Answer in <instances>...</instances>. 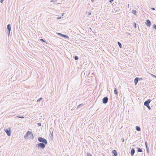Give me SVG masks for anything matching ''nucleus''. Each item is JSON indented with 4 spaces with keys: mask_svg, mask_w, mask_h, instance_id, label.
Listing matches in <instances>:
<instances>
[{
    "mask_svg": "<svg viewBox=\"0 0 156 156\" xmlns=\"http://www.w3.org/2000/svg\"><path fill=\"white\" fill-rule=\"evenodd\" d=\"M24 138L25 139H27L28 138H29L30 139H33L34 138L33 134L31 132L28 131L25 135Z\"/></svg>",
    "mask_w": 156,
    "mask_h": 156,
    "instance_id": "obj_1",
    "label": "nucleus"
},
{
    "mask_svg": "<svg viewBox=\"0 0 156 156\" xmlns=\"http://www.w3.org/2000/svg\"><path fill=\"white\" fill-rule=\"evenodd\" d=\"M47 144H44L43 143H40L37 144L36 146L38 148H40L41 149H43L45 147V145Z\"/></svg>",
    "mask_w": 156,
    "mask_h": 156,
    "instance_id": "obj_2",
    "label": "nucleus"
},
{
    "mask_svg": "<svg viewBox=\"0 0 156 156\" xmlns=\"http://www.w3.org/2000/svg\"><path fill=\"white\" fill-rule=\"evenodd\" d=\"M38 140L39 142L41 143H43L44 144H47L48 142L46 139L42 137H38Z\"/></svg>",
    "mask_w": 156,
    "mask_h": 156,
    "instance_id": "obj_3",
    "label": "nucleus"
},
{
    "mask_svg": "<svg viewBox=\"0 0 156 156\" xmlns=\"http://www.w3.org/2000/svg\"><path fill=\"white\" fill-rule=\"evenodd\" d=\"M11 128L9 127L8 128L5 127L4 129V130L8 136H10L11 135Z\"/></svg>",
    "mask_w": 156,
    "mask_h": 156,
    "instance_id": "obj_4",
    "label": "nucleus"
},
{
    "mask_svg": "<svg viewBox=\"0 0 156 156\" xmlns=\"http://www.w3.org/2000/svg\"><path fill=\"white\" fill-rule=\"evenodd\" d=\"M7 30L8 31V36L9 37L10 33V31L11 30V24H8L7 25Z\"/></svg>",
    "mask_w": 156,
    "mask_h": 156,
    "instance_id": "obj_5",
    "label": "nucleus"
},
{
    "mask_svg": "<svg viewBox=\"0 0 156 156\" xmlns=\"http://www.w3.org/2000/svg\"><path fill=\"white\" fill-rule=\"evenodd\" d=\"M57 34L61 37H64L66 39H68L69 38V37L66 35L62 34L61 33H57Z\"/></svg>",
    "mask_w": 156,
    "mask_h": 156,
    "instance_id": "obj_6",
    "label": "nucleus"
},
{
    "mask_svg": "<svg viewBox=\"0 0 156 156\" xmlns=\"http://www.w3.org/2000/svg\"><path fill=\"white\" fill-rule=\"evenodd\" d=\"M108 98L107 97H104L102 99V102L103 104H106L108 101Z\"/></svg>",
    "mask_w": 156,
    "mask_h": 156,
    "instance_id": "obj_7",
    "label": "nucleus"
},
{
    "mask_svg": "<svg viewBox=\"0 0 156 156\" xmlns=\"http://www.w3.org/2000/svg\"><path fill=\"white\" fill-rule=\"evenodd\" d=\"M151 22L149 20H147L145 23L146 24L148 27H150L151 25Z\"/></svg>",
    "mask_w": 156,
    "mask_h": 156,
    "instance_id": "obj_8",
    "label": "nucleus"
},
{
    "mask_svg": "<svg viewBox=\"0 0 156 156\" xmlns=\"http://www.w3.org/2000/svg\"><path fill=\"white\" fill-rule=\"evenodd\" d=\"M151 100L150 99H148L146 101H145L144 102V105L145 106H146L149 105Z\"/></svg>",
    "mask_w": 156,
    "mask_h": 156,
    "instance_id": "obj_9",
    "label": "nucleus"
},
{
    "mask_svg": "<svg viewBox=\"0 0 156 156\" xmlns=\"http://www.w3.org/2000/svg\"><path fill=\"white\" fill-rule=\"evenodd\" d=\"M135 151L133 148H132L130 154L131 156H133L134 154L135 153Z\"/></svg>",
    "mask_w": 156,
    "mask_h": 156,
    "instance_id": "obj_10",
    "label": "nucleus"
},
{
    "mask_svg": "<svg viewBox=\"0 0 156 156\" xmlns=\"http://www.w3.org/2000/svg\"><path fill=\"white\" fill-rule=\"evenodd\" d=\"M139 80V78L138 77H136L135 79L134 80V83H135V85H136L137 84V83Z\"/></svg>",
    "mask_w": 156,
    "mask_h": 156,
    "instance_id": "obj_11",
    "label": "nucleus"
},
{
    "mask_svg": "<svg viewBox=\"0 0 156 156\" xmlns=\"http://www.w3.org/2000/svg\"><path fill=\"white\" fill-rule=\"evenodd\" d=\"M112 153L115 156H117L118 155V153L116 150H113L112 151Z\"/></svg>",
    "mask_w": 156,
    "mask_h": 156,
    "instance_id": "obj_12",
    "label": "nucleus"
},
{
    "mask_svg": "<svg viewBox=\"0 0 156 156\" xmlns=\"http://www.w3.org/2000/svg\"><path fill=\"white\" fill-rule=\"evenodd\" d=\"M136 129L138 131H141V129L140 127L138 126H136Z\"/></svg>",
    "mask_w": 156,
    "mask_h": 156,
    "instance_id": "obj_13",
    "label": "nucleus"
},
{
    "mask_svg": "<svg viewBox=\"0 0 156 156\" xmlns=\"http://www.w3.org/2000/svg\"><path fill=\"white\" fill-rule=\"evenodd\" d=\"M50 133H51V137L52 138L53 137V129H50Z\"/></svg>",
    "mask_w": 156,
    "mask_h": 156,
    "instance_id": "obj_14",
    "label": "nucleus"
},
{
    "mask_svg": "<svg viewBox=\"0 0 156 156\" xmlns=\"http://www.w3.org/2000/svg\"><path fill=\"white\" fill-rule=\"evenodd\" d=\"M136 10H132V12L133 13L134 15H136Z\"/></svg>",
    "mask_w": 156,
    "mask_h": 156,
    "instance_id": "obj_15",
    "label": "nucleus"
},
{
    "mask_svg": "<svg viewBox=\"0 0 156 156\" xmlns=\"http://www.w3.org/2000/svg\"><path fill=\"white\" fill-rule=\"evenodd\" d=\"M83 106V103L80 104L77 107V108H78L81 107H82Z\"/></svg>",
    "mask_w": 156,
    "mask_h": 156,
    "instance_id": "obj_16",
    "label": "nucleus"
},
{
    "mask_svg": "<svg viewBox=\"0 0 156 156\" xmlns=\"http://www.w3.org/2000/svg\"><path fill=\"white\" fill-rule=\"evenodd\" d=\"M117 44H118V45L119 46V47L121 48H122V45L119 42H118Z\"/></svg>",
    "mask_w": 156,
    "mask_h": 156,
    "instance_id": "obj_17",
    "label": "nucleus"
},
{
    "mask_svg": "<svg viewBox=\"0 0 156 156\" xmlns=\"http://www.w3.org/2000/svg\"><path fill=\"white\" fill-rule=\"evenodd\" d=\"M137 152H142V149H140V148H138L137 149Z\"/></svg>",
    "mask_w": 156,
    "mask_h": 156,
    "instance_id": "obj_18",
    "label": "nucleus"
},
{
    "mask_svg": "<svg viewBox=\"0 0 156 156\" xmlns=\"http://www.w3.org/2000/svg\"><path fill=\"white\" fill-rule=\"evenodd\" d=\"M114 92L115 94H116V95L118 94V91L115 88V90H114Z\"/></svg>",
    "mask_w": 156,
    "mask_h": 156,
    "instance_id": "obj_19",
    "label": "nucleus"
},
{
    "mask_svg": "<svg viewBox=\"0 0 156 156\" xmlns=\"http://www.w3.org/2000/svg\"><path fill=\"white\" fill-rule=\"evenodd\" d=\"M135 156H143V153H142L141 154H140L138 153H137V154Z\"/></svg>",
    "mask_w": 156,
    "mask_h": 156,
    "instance_id": "obj_20",
    "label": "nucleus"
},
{
    "mask_svg": "<svg viewBox=\"0 0 156 156\" xmlns=\"http://www.w3.org/2000/svg\"><path fill=\"white\" fill-rule=\"evenodd\" d=\"M73 58L75 60H78L79 59V58L77 56H74Z\"/></svg>",
    "mask_w": 156,
    "mask_h": 156,
    "instance_id": "obj_21",
    "label": "nucleus"
},
{
    "mask_svg": "<svg viewBox=\"0 0 156 156\" xmlns=\"http://www.w3.org/2000/svg\"><path fill=\"white\" fill-rule=\"evenodd\" d=\"M42 99L43 98H39L37 100V102H39L41 101Z\"/></svg>",
    "mask_w": 156,
    "mask_h": 156,
    "instance_id": "obj_22",
    "label": "nucleus"
},
{
    "mask_svg": "<svg viewBox=\"0 0 156 156\" xmlns=\"http://www.w3.org/2000/svg\"><path fill=\"white\" fill-rule=\"evenodd\" d=\"M40 41L43 42H44L47 43L46 42L45 40H44V39L41 38L40 39Z\"/></svg>",
    "mask_w": 156,
    "mask_h": 156,
    "instance_id": "obj_23",
    "label": "nucleus"
},
{
    "mask_svg": "<svg viewBox=\"0 0 156 156\" xmlns=\"http://www.w3.org/2000/svg\"><path fill=\"white\" fill-rule=\"evenodd\" d=\"M145 146H146V147H148V146L147 143V141H146L145 142Z\"/></svg>",
    "mask_w": 156,
    "mask_h": 156,
    "instance_id": "obj_24",
    "label": "nucleus"
},
{
    "mask_svg": "<svg viewBox=\"0 0 156 156\" xmlns=\"http://www.w3.org/2000/svg\"><path fill=\"white\" fill-rule=\"evenodd\" d=\"M17 117L18 118H24V117L23 116H17Z\"/></svg>",
    "mask_w": 156,
    "mask_h": 156,
    "instance_id": "obj_25",
    "label": "nucleus"
},
{
    "mask_svg": "<svg viewBox=\"0 0 156 156\" xmlns=\"http://www.w3.org/2000/svg\"><path fill=\"white\" fill-rule=\"evenodd\" d=\"M146 106L147 108L148 109H149V110L151 109V108L150 106L149 105H146Z\"/></svg>",
    "mask_w": 156,
    "mask_h": 156,
    "instance_id": "obj_26",
    "label": "nucleus"
},
{
    "mask_svg": "<svg viewBox=\"0 0 156 156\" xmlns=\"http://www.w3.org/2000/svg\"><path fill=\"white\" fill-rule=\"evenodd\" d=\"M153 28H154V29H156V25L155 24H154L153 25Z\"/></svg>",
    "mask_w": 156,
    "mask_h": 156,
    "instance_id": "obj_27",
    "label": "nucleus"
},
{
    "mask_svg": "<svg viewBox=\"0 0 156 156\" xmlns=\"http://www.w3.org/2000/svg\"><path fill=\"white\" fill-rule=\"evenodd\" d=\"M87 156H92V155L89 153H87Z\"/></svg>",
    "mask_w": 156,
    "mask_h": 156,
    "instance_id": "obj_28",
    "label": "nucleus"
},
{
    "mask_svg": "<svg viewBox=\"0 0 156 156\" xmlns=\"http://www.w3.org/2000/svg\"><path fill=\"white\" fill-rule=\"evenodd\" d=\"M133 26L134 28H136V24L135 23H133Z\"/></svg>",
    "mask_w": 156,
    "mask_h": 156,
    "instance_id": "obj_29",
    "label": "nucleus"
},
{
    "mask_svg": "<svg viewBox=\"0 0 156 156\" xmlns=\"http://www.w3.org/2000/svg\"><path fill=\"white\" fill-rule=\"evenodd\" d=\"M146 150H147V153H149V147H146Z\"/></svg>",
    "mask_w": 156,
    "mask_h": 156,
    "instance_id": "obj_30",
    "label": "nucleus"
},
{
    "mask_svg": "<svg viewBox=\"0 0 156 156\" xmlns=\"http://www.w3.org/2000/svg\"><path fill=\"white\" fill-rule=\"evenodd\" d=\"M119 9H118V8H117L116 9H114V10L115 11L118 12L119 11Z\"/></svg>",
    "mask_w": 156,
    "mask_h": 156,
    "instance_id": "obj_31",
    "label": "nucleus"
},
{
    "mask_svg": "<svg viewBox=\"0 0 156 156\" xmlns=\"http://www.w3.org/2000/svg\"><path fill=\"white\" fill-rule=\"evenodd\" d=\"M37 125L38 126H41V123H37Z\"/></svg>",
    "mask_w": 156,
    "mask_h": 156,
    "instance_id": "obj_32",
    "label": "nucleus"
},
{
    "mask_svg": "<svg viewBox=\"0 0 156 156\" xmlns=\"http://www.w3.org/2000/svg\"><path fill=\"white\" fill-rule=\"evenodd\" d=\"M122 142H124L125 140L124 139V138H122Z\"/></svg>",
    "mask_w": 156,
    "mask_h": 156,
    "instance_id": "obj_33",
    "label": "nucleus"
},
{
    "mask_svg": "<svg viewBox=\"0 0 156 156\" xmlns=\"http://www.w3.org/2000/svg\"><path fill=\"white\" fill-rule=\"evenodd\" d=\"M114 0H109V2L111 3H112V2H113Z\"/></svg>",
    "mask_w": 156,
    "mask_h": 156,
    "instance_id": "obj_34",
    "label": "nucleus"
},
{
    "mask_svg": "<svg viewBox=\"0 0 156 156\" xmlns=\"http://www.w3.org/2000/svg\"><path fill=\"white\" fill-rule=\"evenodd\" d=\"M151 9L153 10H154L155 9V8H151Z\"/></svg>",
    "mask_w": 156,
    "mask_h": 156,
    "instance_id": "obj_35",
    "label": "nucleus"
},
{
    "mask_svg": "<svg viewBox=\"0 0 156 156\" xmlns=\"http://www.w3.org/2000/svg\"><path fill=\"white\" fill-rule=\"evenodd\" d=\"M91 12H89L88 13V15H89V16H90V15H91Z\"/></svg>",
    "mask_w": 156,
    "mask_h": 156,
    "instance_id": "obj_36",
    "label": "nucleus"
},
{
    "mask_svg": "<svg viewBox=\"0 0 156 156\" xmlns=\"http://www.w3.org/2000/svg\"><path fill=\"white\" fill-rule=\"evenodd\" d=\"M152 75L154 77H155V78H156V76L154 75H153V74H152Z\"/></svg>",
    "mask_w": 156,
    "mask_h": 156,
    "instance_id": "obj_37",
    "label": "nucleus"
},
{
    "mask_svg": "<svg viewBox=\"0 0 156 156\" xmlns=\"http://www.w3.org/2000/svg\"><path fill=\"white\" fill-rule=\"evenodd\" d=\"M4 0H0V2L1 3H2L3 2Z\"/></svg>",
    "mask_w": 156,
    "mask_h": 156,
    "instance_id": "obj_38",
    "label": "nucleus"
},
{
    "mask_svg": "<svg viewBox=\"0 0 156 156\" xmlns=\"http://www.w3.org/2000/svg\"><path fill=\"white\" fill-rule=\"evenodd\" d=\"M61 18V17H57V20H59V19H60V18Z\"/></svg>",
    "mask_w": 156,
    "mask_h": 156,
    "instance_id": "obj_39",
    "label": "nucleus"
},
{
    "mask_svg": "<svg viewBox=\"0 0 156 156\" xmlns=\"http://www.w3.org/2000/svg\"><path fill=\"white\" fill-rule=\"evenodd\" d=\"M142 79V78H139V80H141Z\"/></svg>",
    "mask_w": 156,
    "mask_h": 156,
    "instance_id": "obj_40",
    "label": "nucleus"
},
{
    "mask_svg": "<svg viewBox=\"0 0 156 156\" xmlns=\"http://www.w3.org/2000/svg\"><path fill=\"white\" fill-rule=\"evenodd\" d=\"M94 0H91V1L92 2H94Z\"/></svg>",
    "mask_w": 156,
    "mask_h": 156,
    "instance_id": "obj_41",
    "label": "nucleus"
},
{
    "mask_svg": "<svg viewBox=\"0 0 156 156\" xmlns=\"http://www.w3.org/2000/svg\"><path fill=\"white\" fill-rule=\"evenodd\" d=\"M128 35H130V34H129V33H128Z\"/></svg>",
    "mask_w": 156,
    "mask_h": 156,
    "instance_id": "obj_42",
    "label": "nucleus"
},
{
    "mask_svg": "<svg viewBox=\"0 0 156 156\" xmlns=\"http://www.w3.org/2000/svg\"><path fill=\"white\" fill-rule=\"evenodd\" d=\"M90 30H92V29H91V28H90Z\"/></svg>",
    "mask_w": 156,
    "mask_h": 156,
    "instance_id": "obj_43",
    "label": "nucleus"
},
{
    "mask_svg": "<svg viewBox=\"0 0 156 156\" xmlns=\"http://www.w3.org/2000/svg\"><path fill=\"white\" fill-rule=\"evenodd\" d=\"M128 6L129 7V4H128Z\"/></svg>",
    "mask_w": 156,
    "mask_h": 156,
    "instance_id": "obj_44",
    "label": "nucleus"
}]
</instances>
